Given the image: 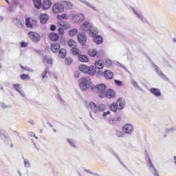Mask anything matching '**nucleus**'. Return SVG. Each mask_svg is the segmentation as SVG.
Masks as SVG:
<instances>
[{
    "instance_id": "6e6d98bb",
    "label": "nucleus",
    "mask_w": 176,
    "mask_h": 176,
    "mask_svg": "<svg viewBox=\"0 0 176 176\" xmlns=\"http://www.w3.org/2000/svg\"><path fill=\"white\" fill-rule=\"evenodd\" d=\"M106 64H108V65H111L112 64V61H111L110 60H106Z\"/></svg>"
},
{
    "instance_id": "de8ad7c7",
    "label": "nucleus",
    "mask_w": 176,
    "mask_h": 176,
    "mask_svg": "<svg viewBox=\"0 0 176 176\" xmlns=\"http://www.w3.org/2000/svg\"><path fill=\"white\" fill-rule=\"evenodd\" d=\"M67 141L72 146H75V144L74 143V140H72V139H68Z\"/></svg>"
},
{
    "instance_id": "412c9836",
    "label": "nucleus",
    "mask_w": 176,
    "mask_h": 176,
    "mask_svg": "<svg viewBox=\"0 0 176 176\" xmlns=\"http://www.w3.org/2000/svg\"><path fill=\"white\" fill-rule=\"evenodd\" d=\"M89 69V66L86 65H80L78 67V71L80 72H82V74H87V69Z\"/></svg>"
},
{
    "instance_id": "09e8293b",
    "label": "nucleus",
    "mask_w": 176,
    "mask_h": 176,
    "mask_svg": "<svg viewBox=\"0 0 176 176\" xmlns=\"http://www.w3.org/2000/svg\"><path fill=\"white\" fill-rule=\"evenodd\" d=\"M104 76V72L101 70L98 71L97 76Z\"/></svg>"
},
{
    "instance_id": "c03bdc74",
    "label": "nucleus",
    "mask_w": 176,
    "mask_h": 176,
    "mask_svg": "<svg viewBox=\"0 0 176 176\" xmlns=\"http://www.w3.org/2000/svg\"><path fill=\"white\" fill-rule=\"evenodd\" d=\"M66 8L67 9H71V8H72V3L69 1L66 2Z\"/></svg>"
},
{
    "instance_id": "4d7b16f0",
    "label": "nucleus",
    "mask_w": 176,
    "mask_h": 176,
    "mask_svg": "<svg viewBox=\"0 0 176 176\" xmlns=\"http://www.w3.org/2000/svg\"><path fill=\"white\" fill-rule=\"evenodd\" d=\"M29 135H30V137H35V133H32V132H30L29 133Z\"/></svg>"
},
{
    "instance_id": "f704fd0d",
    "label": "nucleus",
    "mask_w": 176,
    "mask_h": 176,
    "mask_svg": "<svg viewBox=\"0 0 176 176\" xmlns=\"http://www.w3.org/2000/svg\"><path fill=\"white\" fill-rule=\"evenodd\" d=\"M57 19L59 20H67L68 19V16L66 14H58L57 16Z\"/></svg>"
},
{
    "instance_id": "a18cd8bd",
    "label": "nucleus",
    "mask_w": 176,
    "mask_h": 176,
    "mask_svg": "<svg viewBox=\"0 0 176 176\" xmlns=\"http://www.w3.org/2000/svg\"><path fill=\"white\" fill-rule=\"evenodd\" d=\"M111 124H116L118 123V120L116 119H111L109 120Z\"/></svg>"
},
{
    "instance_id": "f3484780",
    "label": "nucleus",
    "mask_w": 176,
    "mask_h": 176,
    "mask_svg": "<svg viewBox=\"0 0 176 176\" xmlns=\"http://www.w3.org/2000/svg\"><path fill=\"white\" fill-rule=\"evenodd\" d=\"M75 23H82L85 20V16L82 14H76L73 16Z\"/></svg>"
},
{
    "instance_id": "c756f323",
    "label": "nucleus",
    "mask_w": 176,
    "mask_h": 176,
    "mask_svg": "<svg viewBox=\"0 0 176 176\" xmlns=\"http://www.w3.org/2000/svg\"><path fill=\"white\" fill-rule=\"evenodd\" d=\"M25 25L27 28H33V25L31 23V19L30 18H27L25 19Z\"/></svg>"
},
{
    "instance_id": "3c124183",
    "label": "nucleus",
    "mask_w": 176,
    "mask_h": 176,
    "mask_svg": "<svg viewBox=\"0 0 176 176\" xmlns=\"http://www.w3.org/2000/svg\"><path fill=\"white\" fill-rule=\"evenodd\" d=\"M111 113V111H108L107 112L103 113V116L105 118L107 115H109Z\"/></svg>"
},
{
    "instance_id": "1a4fd4ad",
    "label": "nucleus",
    "mask_w": 176,
    "mask_h": 176,
    "mask_svg": "<svg viewBox=\"0 0 176 176\" xmlns=\"http://www.w3.org/2000/svg\"><path fill=\"white\" fill-rule=\"evenodd\" d=\"M117 107L118 109L122 110L124 107H126V101L123 100V98H120L116 101Z\"/></svg>"
},
{
    "instance_id": "aec40b11",
    "label": "nucleus",
    "mask_w": 176,
    "mask_h": 176,
    "mask_svg": "<svg viewBox=\"0 0 176 176\" xmlns=\"http://www.w3.org/2000/svg\"><path fill=\"white\" fill-rule=\"evenodd\" d=\"M151 93L155 96V97H160L162 96V92L160 91V89L157 88H151L150 89Z\"/></svg>"
},
{
    "instance_id": "13d9d810",
    "label": "nucleus",
    "mask_w": 176,
    "mask_h": 176,
    "mask_svg": "<svg viewBox=\"0 0 176 176\" xmlns=\"http://www.w3.org/2000/svg\"><path fill=\"white\" fill-rule=\"evenodd\" d=\"M20 67H21V68L22 69H23L24 71H27V68L24 67L23 65H21Z\"/></svg>"
},
{
    "instance_id": "680f3d73",
    "label": "nucleus",
    "mask_w": 176,
    "mask_h": 176,
    "mask_svg": "<svg viewBox=\"0 0 176 176\" xmlns=\"http://www.w3.org/2000/svg\"><path fill=\"white\" fill-rule=\"evenodd\" d=\"M116 134H117V135H122V133L120 131H117Z\"/></svg>"
},
{
    "instance_id": "864d4df0",
    "label": "nucleus",
    "mask_w": 176,
    "mask_h": 176,
    "mask_svg": "<svg viewBox=\"0 0 176 176\" xmlns=\"http://www.w3.org/2000/svg\"><path fill=\"white\" fill-rule=\"evenodd\" d=\"M74 76H75V78H79L80 74L78 73V72H75Z\"/></svg>"
},
{
    "instance_id": "a211bd4d",
    "label": "nucleus",
    "mask_w": 176,
    "mask_h": 176,
    "mask_svg": "<svg viewBox=\"0 0 176 176\" xmlns=\"http://www.w3.org/2000/svg\"><path fill=\"white\" fill-rule=\"evenodd\" d=\"M49 21V15L46 14H41L40 15V21L41 24H46Z\"/></svg>"
},
{
    "instance_id": "58836bf2",
    "label": "nucleus",
    "mask_w": 176,
    "mask_h": 176,
    "mask_svg": "<svg viewBox=\"0 0 176 176\" xmlns=\"http://www.w3.org/2000/svg\"><path fill=\"white\" fill-rule=\"evenodd\" d=\"M64 28H58V34H59L60 35V36H64V34L65 33L64 32Z\"/></svg>"
},
{
    "instance_id": "4c0bfd02",
    "label": "nucleus",
    "mask_w": 176,
    "mask_h": 176,
    "mask_svg": "<svg viewBox=\"0 0 176 176\" xmlns=\"http://www.w3.org/2000/svg\"><path fill=\"white\" fill-rule=\"evenodd\" d=\"M20 78L22 80H27V79H31V77L28 74H22L20 76Z\"/></svg>"
},
{
    "instance_id": "bf43d9fd",
    "label": "nucleus",
    "mask_w": 176,
    "mask_h": 176,
    "mask_svg": "<svg viewBox=\"0 0 176 176\" xmlns=\"http://www.w3.org/2000/svg\"><path fill=\"white\" fill-rule=\"evenodd\" d=\"M116 120L120 122L122 120V117H118Z\"/></svg>"
},
{
    "instance_id": "dca6fc26",
    "label": "nucleus",
    "mask_w": 176,
    "mask_h": 176,
    "mask_svg": "<svg viewBox=\"0 0 176 176\" xmlns=\"http://www.w3.org/2000/svg\"><path fill=\"white\" fill-rule=\"evenodd\" d=\"M49 38L50 41H52V42H57V41L60 39V36L57 33L52 32L49 34Z\"/></svg>"
},
{
    "instance_id": "4be33fe9",
    "label": "nucleus",
    "mask_w": 176,
    "mask_h": 176,
    "mask_svg": "<svg viewBox=\"0 0 176 176\" xmlns=\"http://www.w3.org/2000/svg\"><path fill=\"white\" fill-rule=\"evenodd\" d=\"M71 53L73 54V56H78L82 54L80 52V50L79 48L73 47L71 49Z\"/></svg>"
},
{
    "instance_id": "423d86ee",
    "label": "nucleus",
    "mask_w": 176,
    "mask_h": 176,
    "mask_svg": "<svg viewBox=\"0 0 176 176\" xmlns=\"http://www.w3.org/2000/svg\"><path fill=\"white\" fill-rule=\"evenodd\" d=\"M122 131L125 134H131L133 131H134V127H133V125L130 124H126L123 127H122Z\"/></svg>"
},
{
    "instance_id": "c85d7f7f",
    "label": "nucleus",
    "mask_w": 176,
    "mask_h": 176,
    "mask_svg": "<svg viewBox=\"0 0 176 176\" xmlns=\"http://www.w3.org/2000/svg\"><path fill=\"white\" fill-rule=\"evenodd\" d=\"M67 45L69 47H76V46H77L76 41H75L74 39H69Z\"/></svg>"
},
{
    "instance_id": "5fc2aeb1",
    "label": "nucleus",
    "mask_w": 176,
    "mask_h": 176,
    "mask_svg": "<svg viewBox=\"0 0 176 176\" xmlns=\"http://www.w3.org/2000/svg\"><path fill=\"white\" fill-rule=\"evenodd\" d=\"M155 69L158 74H160V72H162V71H160V69L159 68V67H156Z\"/></svg>"
},
{
    "instance_id": "79ce46f5",
    "label": "nucleus",
    "mask_w": 176,
    "mask_h": 176,
    "mask_svg": "<svg viewBox=\"0 0 176 176\" xmlns=\"http://www.w3.org/2000/svg\"><path fill=\"white\" fill-rule=\"evenodd\" d=\"M14 87L15 90H16V91H19V93H21V91H20V90H21V89L20 88L19 84L14 85Z\"/></svg>"
},
{
    "instance_id": "20e7f679",
    "label": "nucleus",
    "mask_w": 176,
    "mask_h": 176,
    "mask_svg": "<svg viewBox=\"0 0 176 176\" xmlns=\"http://www.w3.org/2000/svg\"><path fill=\"white\" fill-rule=\"evenodd\" d=\"M54 13H61L64 12V6L60 3H55L52 7Z\"/></svg>"
},
{
    "instance_id": "ea45409f",
    "label": "nucleus",
    "mask_w": 176,
    "mask_h": 176,
    "mask_svg": "<svg viewBox=\"0 0 176 176\" xmlns=\"http://www.w3.org/2000/svg\"><path fill=\"white\" fill-rule=\"evenodd\" d=\"M73 61L74 60L71 58H65V64H67V65H71V64H72Z\"/></svg>"
},
{
    "instance_id": "393cba45",
    "label": "nucleus",
    "mask_w": 176,
    "mask_h": 176,
    "mask_svg": "<svg viewBox=\"0 0 176 176\" xmlns=\"http://www.w3.org/2000/svg\"><path fill=\"white\" fill-rule=\"evenodd\" d=\"M33 2L36 9H41L42 7V0H34Z\"/></svg>"
},
{
    "instance_id": "49530a36",
    "label": "nucleus",
    "mask_w": 176,
    "mask_h": 176,
    "mask_svg": "<svg viewBox=\"0 0 176 176\" xmlns=\"http://www.w3.org/2000/svg\"><path fill=\"white\" fill-rule=\"evenodd\" d=\"M21 47H27L28 46V43H25V41H22L21 43Z\"/></svg>"
},
{
    "instance_id": "7ed1b4c3",
    "label": "nucleus",
    "mask_w": 176,
    "mask_h": 176,
    "mask_svg": "<svg viewBox=\"0 0 176 176\" xmlns=\"http://www.w3.org/2000/svg\"><path fill=\"white\" fill-rule=\"evenodd\" d=\"M28 36L32 42H39L41 41V35L35 32H29Z\"/></svg>"
},
{
    "instance_id": "052dcab7",
    "label": "nucleus",
    "mask_w": 176,
    "mask_h": 176,
    "mask_svg": "<svg viewBox=\"0 0 176 176\" xmlns=\"http://www.w3.org/2000/svg\"><path fill=\"white\" fill-rule=\"evenodd\" d=\"M85 171L87 173H89V174H94V173H92L91 171L89 170H85Z\"/></svg>"
},
{
    "instance_id": "37998d69",
    "label": "nucleus",
    "mask_w": 176,
    "mask_h": 176,
    "mask_svg": "<svg viewBox=\"0 0 176 176\" xmlns=\"http://www.w3.org/2000/svg\"><path fill=\"white\" fill-rule=\"evenodd\" d=\"M115 83L117 86H122L123 82L119 80H115Z\"/></svg>"
},
{
    "instance_id": "c9c22d12",
    "label": "nucleus",
    "mask_w": 176,
    "mask_h": 176,
    "mask_svg": "<svg viewBox=\"0 0 176 176\" xmlns=\"http://www.w3.org/2000/svg\"><path fill=\"white\" fill-rule=\"evenodd\" d=\"M76 34H78L77 29H72L69 31V35L70 36H75V35H76Z\"/></svg>"
},
{
    "instance_id": "2eb2a0df",
    "label": "nucleus",
    "mask_w": 176,
    "mask_h": 176,
    "mask_svg": "<svg viewBox=\"0 0 176 176\" xmlns=\"http://www.w3.org/2000/svg\"><path fill=\"white\" fill-rule=\"evenodd\" d=\"M104 78L107 80H111L113 79V73L111 70H106L104 72Z\"/></svg>"
},
{
    "instance_id": "e2e57ef3",
    "label": "nucleus",
    "mask_w": 176,
    "mask_h": 176,
    "mask_svg": "<svg viewBox=\"0 0 176 176\" xmlns=\"http://www.w3.org/2000/svg\"><path fill=\"white\" fill-rule=\"evenodd\" d=\"M3 16H0V22H1V21H3Z\"/></svg>"
},
{
    "instance_id": "ddd939ff",
    "label": "nucleus",
    "mask_w": 176,
    "mask_h": 176,
    "mask_svg": "<svg viewBox=\"0 0 176 176\" xmlns=\"http://www.w3.org/2000/svg\"><path fill=\"white\" fill-rule=\"evenodd\" d=\"M61 46L60 45V43H54L51 44L50 50L53 53H58V50H60V48Z\"/></svg>"
},
{
    "instance_id": "bb28decb",
    "label": "nucleus",
    "mask_w": 176,
    "mask_h": 176,
    "mask_svg": "<svg viewBox=\"0 0 176 176\" xmlns=\"http://www.w3.org/2000/svg\"><path fill=\"white\" fill-rule=\"evenodd\" d=\"M98 107V106H97V104H96V103H94L93 102H91L89 103L90 109H91V111H93L95 113H97Z\"/></svg>"
},
{
    "instance_id": "a878e982",
    "label": "nucleus",
    "mask_w": 176,
    "mask_h": 176,
    "mask_svg": "<svg viewBox=\"0 0 176 176\" xmlns=\"http://www.w3.org/2000/svg\"><path fill=\"white\" fill-rule=\"evenodd\" d=\"M95 43L97 45H101L102 43V37L101 36H97L94 38Z\"/></svg>"
},
{
    "instance_id": "72a5a7b5",
    "label": "nucleus",
    "mask_w": 176,
    "mask_h": 176,
    "mask_svg": "<svg viewBox=\"0 0 176 176\" xmlns=\"http://www.w3.org/2000/svg\"><path fill=\"white\" fill-rule=\"evenodd\" d=\"M105 108H107L105 104H100L98 106L97 112H100V111L102 112L105 111Z\"/></svg>"
},
{
    "instance_id": "0e129e2a",
    "label": "nucleus",
    "mask_w": 176,
    "mask_h": 176,
    "mask_svg": "<svg viewBox=\"0 0 176 176\" xmlns=\"http://www.w3.org/2000/svg\"><path fill=\"white\" fill-rule=\"evenodd\" d=\"M30 124H32V126H34V121L32 120L30 122Z\"/></svg>"
},
{
    "instance_id": "f257e3e1",
    "label": "nucleus",
    "mask_w": 176,
    "mask_h": 176,
    "mask_svg": "<svg viewBox=\"0 0 176 176\" xmlns=\"http://www.w3.org/2000/svg\"><path fill=\"white\" fill-rule=\"evenodd\" d=\"M94 89L99 94L100 98H105L107 86L104 84H99L95 86Z\"/></svg>"
},
{
    "instance_id": "a19ab883",
    "label": "nucleus",
    "mask_w": 176,
    "mask_h": 176,
    "mask_svg": "<svg viewBox=\"0 0 176 176\" xmlns=\"http://www.w3.org/2000/svg\"><path fill=\"white\" fill-rule=\"evenodd\" d=\"M158 75L159 76H160V78H162V79H164V80H168V78H167L166 75L163 74L162 72H160Z\"/></svg>"
},
{
    "instance_id": "603ef678",
    "label": "nucleus",
    "mask_w": 176,
    "mask_h": 176,
    "mask_svg": "<svg viewBox=\"0 0 176 176\" xmlns=\"http://www.w3.org/2000/svg\"><path fill=\"white\" fill-rule=\"evenodd\" d=\"M25 166L26 167H30V162L25 160Z\"/></svg>"
},
{
    "instance_id": "7c9ffc66",
    "label": "nucleus",
    "mask_w": 176,
    "mask_h": 176,
    "mask_svg": "<svg viewBox=\"0 0 176 176\" xmlns=\"http://www.w3.org/2000/svg\"><path fill=\"white\" fill-rule=\"evenodd\" d=\"M14 21L16 27L23 28V25H24V21H21V20L15 19Z\"/></svg>"
},
{
    "instance_id": "774afa93",
    "label": "nucleus",
    "mask_w": 176,
    "mask_h": 176,
    "mask_svg": "<svg viewBox=\"0 0 176 176\" xmlns=\"http://www.w3.org/2000/svg\"><path fill=\"white\" fill-rule=\"evenodd\" d=\"M174 159H175V163L176 164V156L174 157Z\"/></svg>"
},
{
    "instance_id": "6e6552de",
    "label": "nucleus",
    "mask_w": 176,
    "mask_h": 176,
    "mask_svg": "<svg viewBox=\"0 0 176 176\" xmlns=\"http://www.w3.org/2000/svg\"><path fill=\"white\" fill-rule=\"evenodd\" d=\"M91 28H93V27H91V25L89 21L84 22V23L80 26V30L84 32L90 31Z\"/></svg>"
},
{
    "instance_id": "6ab92c4d",
    "label": "nucleus",
    "mask_w": 176,
    "mask_h": 176,
    "mask_svg": "<svg viewBox=\"0 0 176 176\" xmlns=\"http://www.w3.org/2000/svg\"><path fill=\"white\" fill-rule=\"evenodd\" d=\"M95 68L97 69H102L104 68V60H98L95 62Z\"/></svg>"
},
{
    "instance_id": "e433bc0d",
    "label": "nucleus",
    "mask_w": 176,
    "mask_h": 176,
    "mask_svg": "<svg viewBox=\"0 0 176 176\" xmlns=\"http://www.w3.org/2000/svg\"><path fill=\"white\" fill-rule=\"evenodd\" d=\"M47 74H50V72L49 71V69H45V70L42 73V78L43 79H45V78H47Z\"/></svg>"
},
{
    "instance_id": "9d476101",
    "label": "nucleus",
    "mask_w": 176,
    "mask_h": 176,
    "mask_svg": "<svg viewBox=\"0 0 176 176\" xmlns=\"http://www.w3.org/2000/svg\"><path fill=\"white\" fill-rule=\"evenodd\" d=\"M116 96V93L113 91V89H108L104 93V98H113Z\"/></svg>"
},
{
    "instance_id": "69168bd1",
    "label": "nucleus",
    "mask_w": 176,
    "mask_h": 176,
    "mask_svg": "<svg viewBox=\"0 0 176 176\" xmlns=\"http://www.w3.org/2000/svg\"><path fill=\"white\" fill-rule=\"evenodd\" d=\"M6 1L7 2V3H8L9 5H10V2H9V0H6Z\"/></svg>"
},
{
    "instance_id": "f03ea898",
    "label": "nucleus",
    "mask_w": 176,
    "mask_h": 176,
    "mask_svg": "<svg viewBox=\"0 0 176 176\" xmlns=\"http://www.w3.org/2000/svg\"><path fill=\"white\" fill-rule=\"evenodd\" d=\"M81 82L80 83V87L81 90H87V87H90L91 81L89 77H82L80 78Z\"/></svg>"
},
{
    "instance_id": "9b49d317",
    "label": "nucleus",
    "mask_w": 176,
    "mask_h": 176,
    "mask_svg": "<svg viewBox=\"0 0 176 176\" xmlns=\"http://www.w3.org/2000/svg\"><path fill=\"white\" fill-rule=\"evenodd\" d=\"M58 25L63 28V30H69V28H71L69 23L65 21H60L58 22Z\"/></svg>"
},
{
    "instance_id": "4468645a",
    "label": "nucleus",
    "mask_w": 176,
    "mask_h": 176,
    "mask_svg": "<svg viewBox=\"0 0 176 176\" xmlns=\"http://www.w3.org/2000/svg\"><path fill=\"white\" fill-rule=\"evenodd\" d=\"M96 74H97V70L96 69V67H94V66H88L86 74L89 75L90 76H94Z\"/></svg>"
},
{
    "instance_id": "0eeeda50",
    "label": "nucleus",
    "mask_w": 176,
    "mask_h": 176,
    "mask_svg": "<svg viewBox=\"0 0 176 176\" xmlns=\"http://www.w3.org/2000/svg\"><path fill=\"white\" fill-rule=\"evenodd\" d=\"M88 54L90 56V57H96V56L98 57V58H100L101 56H102V53L98 52L96 51L94 49H91L88 51Z\"/></svg>"
},
{
    "instance_id": "8fccbe9b",
    "label": "nucleus",
    "mask_w": 176,
    "mask_h": 176,
    "mask_svg": "<svg viewBox=\"0 0 176 176\" xmlns=\"http://www.w3.org/2000/svg\"><path fill=\"white\" fill-rule=\"evenodd\" d=\"M56 29H57V27L56 26V25H52L50 26L51 31H56Z\"/></svg>"
},
{
    "instance_id": "473e14b6",
    "label": "nucleus",
    "mask_w": 176,
    "mask_h": 176,
    "mask_svg": "<svg viewBox=\"0 0 176 176\" xmlns=\"http://www.w3.org/2000/svg\"><path fill=\"white\" fill-rule=\"evenodd\" d=\"M89 35L90 36H91L92 38H96V36H97V32L92 28H91V30H89Z\"/></svg>"
},
{
    "instance_id": "338daca9",
    "label": "nucleus",
    "mask_w": 176,
    "mask_h": 176,
    "mask_svg": "<svg viewBox=\"0 0 176 176\" xmlns=\"http://www.w3.org/2000/svg\"><path fill=\"white\" fill-rule=\"evenodd\" d=\"M133 85H134V86H138V84H137V82H134Z\"/></svg>"
},
{
    "instance_id": "2f4dec72",
    "label": "nucleus",
    "mask_w": 176,
    "mask_h": 176,
    "mask_svg": "<svg viewBox=\"0 0 176 176\" xmlns=\"http://www.w3.org/2000/svg\"><path fill=\"white\" fill-rule=\"evenodd\" d=\"M43 62L45 64L52 65V64H53V59H52V58H49L47 56H45V57H44Z\"/></svg>"
},
{
    "instance_id": "cd10ccee",
    "label": "nucleus",
    "mask_w": 176,
    "mask_h": 176,
    "mask_svg": "<svg viewBox=\"0 0 176 176\" xmlns=\"http://www.w3.org/2000/svg\"><path fill=\"white\" fill-rule=\"evenodd\" d=\"M118 108L119 107L116 102L112 103L109 107V109L110 111H112V112H116L118 111Z\"/></svg>"
},
{
    "instance_id": "b1692460",
    "label": "nucleus",
    "mask_w": 176,
    "mask_h": 176,
    "mask_svg": "<svg viewBox=\"0 0 176 176\" xmlns=\"http://www.w3.org/2000/svg\"><path fill=\"white\" fill-rule=\"evenodd\" d=\"M79 61L81 63H89V58L85 55H79L78 56Z\"/></svg>"
},
{
    "instance_id": "39448f33",
    "label": "nucleus",
    "mask_w": 176,
    "mask_h": 176,
    "mask_svg": "<svg viewBox=\"0 0 176 176\" xmlns=\"http://www.w3.org/2000/svg\"><path fill=\"white\" fill-rule=\"evenodd\" d=\"M77 36L78 41L80 45L85 46L86 43H87V37L86 36V34L83 33H78Z\"/></svg>"
},
{
    "instance_id": "f8f14e48",
    "label": "nucleus",
    "mask_w": 176,
    "mask_h": 176,
    "mask_svg": "<svg viewBox=\"0 0 176 176\" xmlns=\"http://www.w3.org/2000/svg\"><path fill=\"white\" fill-rule=\"evenodd\" d=\"M42 8L43 10H47L52 7V1L50 0H44L41 4Z\"/></svg>"
},
{
    "instance_id": "5701e85b",
    "label": "nucleus",
    "mask_w": 176,
    "mask_h": 176,
    "mask_svg": "<svg viewBox=\"0 0 176 176\" xmlns=\"http://www.w3.org/2000/svg\"><path fill=\"white\" fill-rule=\"evenodd\" d=\"M59 57L60 58H65L67 56V50L62 48L59 50Z\"/></svg>"
}]
</instances>
